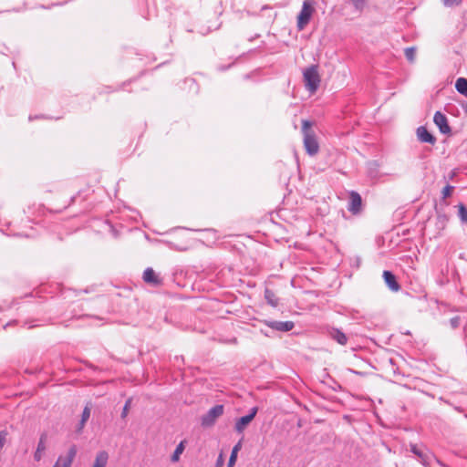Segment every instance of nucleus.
Listing matches in <instances>:
<instances>
[{"instance_id": "obj_1", "label": "nucleus", "mask_w": 467, "mask_h": 467, "mask_svg": "<svg viewBox=\"0 0 467 467\" xmlns=\"http://www.w3.org/2000/svg\"><path fill=\"white\" fill-rule=\"evenodd\" d=\"M312 123L309 120L302 121V132L304 135V146L306 152L313 156L319 150V145L314 131L311 130Z\"/></svg>"}, {"instance_id": "obj_2", "label": "nucleus", "mask_w": 467, "mask_h": 467, "mask_svg": "<svg viewBox=\"0 0 467 467\" xmlns=\"http://www.w3.org/2000/svg\"><path fill=\"white\" fill-rule=\"evenodd\" d=\"M315 0H304L302 9L297 16L296 27L299 31L303 30L310 22L313 13L315 12Z\"/></svg>"}, {"instance_id": "obj_3", "label": "nucleus", "mask_w": 467, "mask_h": 467, "mask_svg": "<svg viewBox=\"0 0 467 467\" xmlns=\"http://www.w3.org/2000/svg\"><path fill=\"white\" fill-rule=\"evenodd\" d=\"M306 88L310 92H316L320 84V76L317 71V66H310L303 72Z\"/></svg>"}, {"instance_id": "obj_4", "label": "nucleus", "mask_w": 467, "mask_h": 467, "mask_svg": "<svg viewBox=\"0 0 467 467\" xmlns=\"http://www.w3.org/2000/svg\"><path fill=\"white\" fill-rule=\"evenodd\" d=\"M348 211L355 216L360 215L363 212V201L361 195L356 192L351 191L348 193Z\"/></svg>"}, {"instance_id": "obj_5", "label": "nucleus", "mask_w": 467, "mask_h": 467, "mask_svg": "<svg viewBox=\"0 0 467 467\" xmlns=\"http://www.w3.org/2000/svg\"><path fill=\"white\" fill-rule=\"evenodd\" d=\"M223 414V405H215L211 408L201 418V424L202 427L213 426L216 420Z\"/></svg>"}, {"instance_id": "obj_6", "label": "nucleus", "mask_w": 467, "mask_h": 467, "mask_svg": "<svg viewBox=\"0 0 467 467\" xmlns=\"http://www.w3.org/2000/svg\"><path fill=\"white\" fill-rule=\"evenodd\" d=\"M325 334L332 340L336 341L341 346H346L348 343L347 335L340 329L332 326L325 327Z\"/></svg>"}, {"instance_id": "obj_7", "label": "nucleus", "mask_w": 467, "mask_h": 467, "mask_svg": "<svg viewBox=\"0 0 467 467\" xmlns=\"http://www.w3.org/2000/svg\"><path fill=\"white\" fill-rule=\"evenodd\" d=\"M77 454L76 445H71L67 452V455H60L54 465L58 467H71V464Z\"/></svg>"}, {"instance_id": "obj_8", "label": "nucleus", "mask_w": 467, "mask_h": 467, "mask_svg": "<svg viewBox=\"0 0 467 467\" xmlns=\"http://www.w3.org/2000/svg\"><path fill=\"white\" fill-rule=\"evenodd\" d=\"M410 451L419 458L420 463L424 467H430V461L431 460V457H433V454L429 451H422L416 444H410Z\"/></svg>"}, {"instance_id": "obj_9", "label": "nucleus", "mask_w": 467, "mask_h": 467, "mask_svg": "<svg viewBox=\"0 0 467 467\" xmlns=\"http://www.w3.org/2000/svg\"><path fill=\"white\" fill-rule=\"evenodd\" d=\"M265 324L276 331L287 332L294 328L295 324L292 321H265Z\"/></svg>"}, {"instance_id": "obj_10", "label": "nucleus", "mask_w": 467, "mask_h": 467, "mask_svg": "<svg viewBox=\"0 0 467 467\" xmlns=\"http://www.w3.org/2000/svg\"><path fill=\"white\" fill-rule=\"evenodd\" d=\"M434 123L438 126L440 131L443 134L451 131L446 116L441 111H436L433 117Z\"/></svg>"}, {"instance_id": "obj_11", "label": "nucleus", "mask_w": 467, "mask_h": 467, "mask_svg": "<svg viewBox=\"0 0 467 467\" xmlns=\"http://www.w3.org/2000/svg\"><path fill=\"white\" fill-rule=\"evenodd\" d=\"M142 278L145 283L154 286H158L162 284V279L155 273L151 267H148L144 270Z\"/></svg>"}, {"instance_id": "obj_12", "label": "nucleus", "mask_w": 467, "mask_h": 467, "mask_svg": "<svg viewBox=\"0 0 467 467\" xmlns=\"http://www.w3.org/2000/svg\"><path fill=\"white\" fill-rule=\"evenodd\" d=\"M383 278L387 286L393 292H398L400 289V285L397 281L395 275L391 271L385 270L383 272Z\"/></svg>"}, {"instance_id": "obj_13", "label": "nucleus", "mask_w": 467, "mask_h": 467, "mask_svg": "<svg viewBox=\"0 0 467 467\" xmlns=\"http://www.w3.org/2000/svg\"><path fill=\"white\" fill-rule=\"evenodd\" d=\"M417 137L421 142L430 144H434L436 142V138L423 126L417 129Z\"/></svg>"}, {"instance_id": "obj_14", "label": "nucleus", "mask_w": 467, "mask_h": 467, "mask_svg": "<svg viewBox=\"0 0 467 467\" xmlns=\"http://www.w3.org/2000/svg\"><path fill=\"white\" fill-rule=\"evenodd\" d=\"M46 441L47 434L43 433L39 438L36 450L34 453V460L36 462H39L43 457V452L46 451Z\"/></svg>"}, {"instance_id": "obj_15", "label": "nucleus", "mask_w": 467, "mask_h": 467, "mask_svg": "<svg viewBox=\"0 0 467 467\" xmlns=\"http://www.w3.org/2000/svg\"><path fill=\"white\" fill-rule=\"evenodd\" d=\"M252 421L250 416L244 415L239 418L234 425V430L238 433H243L246 426Z\"/></svg>"}, {"instance_id": "obj_16", "label": "nucleus", "mask_w": 467, "mask_h": 467, "mask_svg": "<svg viewBox=\"0 0 467 467\" xmlns=\"http://www.w3.org/2000/svg\"><path fill=\"white\" fill-rule=\"evenodd\" d=\"M108 460H109L108 452L105 451H101L97 454L92 467H105L107 465Z\"/></svg>"}, {"instance_id": "obj_17", "label": "nucleus", "mask_w": 467, "mask_h": 467, "mask_svg": "<svg viewBox=\"0 0 467 467\" xmlns=\"http://www.w3.org/2000/svg\"><path fill=\"white\" fill-rule=\"evenodd\" d=\"M455 88L460 94L467 97V79L464 78H459L456 80Z\"/></svg>"}, {"instance_id": "obj_18", "label": "nucleus", "mask_w": 467, "mask_h": 467, "mask_svg": "<svg viewBox=\"0 0 467 467\" xmlns=\"http://www.w3.org/2000/svg\"><path fill=\"white\" fill-rule=\"evenodd\" d=\"M242 448V441H239L233 448L229 461H228V467H232L234 465L236 459H237V453Z\"/></svg>"}, {"instance_id": "obj_19", "label": "nucleus", "mask_w": 467, "mask_h": 467, "mask_svg": "<svg viewBox=\"0 0 467 467\" xmlns=\"http://www.w3.org/2000/svg\"><path fill=\"white\" fill-rule=\"evenodd\" d=\"M265 297L268 304H270L273 306H276L278 305V298L275 296V295L269 289H265Z\"/></svg>"}, {"instance_id": "obj_20", "label": "nucleus", "mask_w": 467, "mask_h": 467, "mask_svg": "<svg viewBox=\"0 0 467 467\" xmlns=\"http://www.w3.org/2000/svg\"><path fill=\"white\" fill-rule=\"evenodd\" d=\"M183 451H184V441H181L177 445L173 454L171 455V462H178L180 459V455L183 452Z\"/></svg>"}, {"instance_id": "obj_21", "label": "nucleus", "mask_w": 467, "mask_h": 467, "mask_svg": "<svg viewBox=\"0 0 467 467\" xmlns=\"http://www.w3.org/2000/svg\"><path fill=\"white\" fill-rule=\"evenodd\" d=\"M458 216L462 223H467V208L464 204H458Z\"/></svg>"}, {"instance_id": "obj_22", "label": "nucleus", "mask_w": 467, "mask_h": 467, "mask_svg": "<svg viewBox=\"0 0 467 467\" xmlns=\"http://www.w3.org/2000/svg\"><path fill=\"white\" fill-rule=\"evenodd\" d=\"M404 54H405V57L408 61L413 62L415 59V55H416V47H410L405 48Z\"/></svg>"}, {"instance_id": "obj_23", "label": "nucleus", "mask_w": 467, "mask_h": 467, "mask_svg": "<svg viewBox=\"0 0 467 467\" xmlns=\"http://www.w3.org/2000/svg\"><path fill=\"white\" fill-rule=\"evenodd\" d=\"M441 2L446 7H454L460 5L462 0H441Z\"/></svg>"}, {"instance_id": "obj_24", "label": "nucleus", "mask_w": 467, "mask_h": 467, "mask_svg": "<svg viewBox=\"0 0 467 467\" xmlns=\"http://www.w3.org/2000/svg\"><path fill=\"white\" fill-rule=\"evenodd\" d=\"M131 405V399H128L123 406L122 411H121V418L125 419L128 415L129 410Z\"/></svg>"}, {"instance_id": "obj_25", "label": "nucleus", "mask_w": 467, "mask_h": 467, "mask_svg": "<svg viewBox=\"0 0 467 467\" xmlns=\"http://www.w3.org/2000/svg\"><path fill=\"white\" fill-rule=\"evenodd\" d=\"M90 407L88 405H86L85 408L83 409L80 420H83V421H88L90 417Z\"/></svg>"}, {"instance_id": "obj_26", "label": "nucleus", "mask_w": 467, "mask_h": 467, "mask_svg": "<svg viewBox=\"0 0 467 467\" xmlns=\"http://www.w3.org/2000/svg\"><path fill=\"white\" fill-rule=\"evenodd\" d=\"M8 431L6 430L0 431V450L5 446Z\"/></svg>"}, {"instance_id": "obj_27", "label": "nucleus", "mask_w": 467, "mask_h": 467, "mask_svg": "<svg viewBox=\"0 0 467 467\" xmlns=\"http://www.w3.org/2000/svg\"><path fill=\"white\" fill-rule=\"evenodd\" d=\"M453 191V186L446 185L441 192L442 198L446 199L451 195V192Z\"/></svg>"}, {"instance_id": "obj_28", "label": "nucleus", "mask_w": 467, "mask_h": 467, "mask_svg": "<svg viewBox=\"0 0 467 467\" xmlns=\"http://www.w3.org/2000/svg\"><path fill=\"white\" fill-rule=\"evenodd\" d=\"M367 0H351L353 5L357 10H362L365 6Z\"/></svg>"}, {"instance_id": "obj_29", "label": "nucleus", "mask_w": 467, "mask_h": 467, "mask_svg": "<svg viewBox=\"0 0 467 467\" xmlns=\"http://www.w3.org/2000/svg\"><path fill=\"white\" fill-rule=\"evenodd\" d=\"M450 323H451V326L453 328L458 327L459 325H460V317H454L451 318Z\"/></svg>"}, {"instance_id": "obj_30", "label": "nucleus", "mask_w": 467, "mask_h": 467, "mask_svg": "<svg viewBox=\"0 0 467 467\" xmlns=\"http://www.w3.org/2000/svg\"><path fill=\"white\" fill-rule=\"evenodd\" d=\"M258 411V408L257 407H253L249 413L247 414V416H250L251 420H253L254 419V417L256 416V413Z\"/></svg>"}, {"instance_id": "obj_31", "label": "nucleus", "mask_w": 467, "mask_h": 467, "mask_svg": "<svg viewBox=\"0 0 467 467\" xmlns=\"http://www.w3.org/2000/svg\"><path fill=\"white\" fill-rule=\"evenodd\" d=\"M87 421H83V420H80L79 423L78 424L77 428H76V431L78 433H81L83 429H84V426L86 424Z\"/></svg>"}, {"instance_id": "obj_32", "label": "nucleus", "mask_w": 467, "mask_h": 467, "mask_svg": "<svg viewBox=\"0 0 467 467\" xmlns=\"http://www.w3.org/2000/svg\"><path fill=\"white\" fill-rule=\"evenodd\" d=\"M431 459H434L435 462L441 467H448L444 462H442L440 459H438L436 456L433 455Z\"/></svg>"}, {"instance_id": "obj_33", "label": "nucleus", "mask_w": 467, "mask_h": 467, "mask_svg": "<svg viewBox=\"0 0 467 467\" xmlns=\"http://www.w3.org/2000/svg\"><path fill=\"white\" fill-rule=\"evenodd\" d=\"M40 118H42V116H37V115L32 116V115H30L28 119H29V121H32L34 119H40Z\"/></svg>"}, {"instance_id": "obj_34", "label": "nucleus", "mask_w": 467, "mask_h": 467, "mask_svg": "<svg viewBox=\"0 0 467 467\" xmlns=\"http://www.w3.org/2000/svg\"><path fill=\"white\" fill-rule=\"evenodd\" d=\"M348 370H349V372H351V373H353V374H357V375H363V373H362V372L357 371V370H355V369H353V368H349Z\"/></svg>"}, {"instance_id": "obj_35", "label": "nucleus", "mask_w": 467, "mask_h": 467, "mask_svg": "<svg viewBox=\"0 0 467 467\" xmlns=\"http://www.w3.org/2000/svg\"><path fill=\"white\" fill-rule=\"evenodd\" d=\"M109 228H110V230H111V232H112V234L116 237V236H117V232L115 231V229L113 228V226H112V225H109Z\"/></svg>"}, {"instance_id": "obj_36", "label": "nucleus", "mask_w": 467, "mask_h": 467, "mask_svg": "<svg viewBox=\"0 0 467 467\" xmlns=\"http://www.w3.org/2000/svg\"><path fill=\"white\" fill-rule=\"evenodd\" d=\"M15 323H16V320H14V321H12V322H9V323H7L4 327H5V328H6L7 327H9V326H11V325H13V324H15Z\"/></svg>"}, {"instance_id": "obj_37", "label": "nucleus", "mask_w": 467, "mask_h": 467, "mask_svg": "<svg viewBox=\"0 0 467 467\" xmlns=\"http://www.w3.org/2000/svg\"><path fill=\"white\" fill-rule=\"evenodd\" d=\"M37 326H38V325L29 323V325H28V328H33V327H37Z\"/></svg>"}, {"instance_id": "obj_38", "label": "nucleus", "mask_w": 467, "mask_h": 467, "mask_svg": "<svg viewBox=\"0 0 467 467\" xmlns=\"http://www.w3.org/2000/svg\"><path fill=\"white\" fill-rule=\"evenodd\" d=\"M189 81L191 82L192 85H195L196 84L194 79H190Z\"/></svg>"}, {"instance_id": "obj_39", "label": "nucleus", "mask_w": 467, "mask_h": 467, "mask_svg": "<svg viewBox=\"0 0 467 467\" xmlns=\"http://www.w3.org/2000/svg\"><path fill=\"white\" fill-rule=\"evenodd\" d=\"M220 463H221V461L219 460V461L217 462V464H216V465H217V466H219V465H220Z\"/></svg>"}, {"instance_id": "obj_40", "label": "nucleus", "mask_w": 467, "mask_h": 467, "mask_svg": "<svg viewBox=\"0 0 467 467\" xmlns=\"http://www.w3.org/2000/svg\"><path fill=\"white\" fill-rule=\"evenodd\" d=\"M53 467H58V465H53Z\"/></svg>"}]
</instances>
